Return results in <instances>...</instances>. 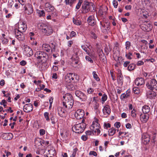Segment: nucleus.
Here are the masks:
<instances>
[{
  "instance_id": "obj_23",
  "label": "nucleus",
  "mask_w": 157,
  "mask_h": 157,
  "mask_svg": "<svg viewBox=\"0 0 157 157\" xmlns=\"http://www.w3.org/2000/svg\"><path fill=\"white\" fill-rule=\"evenodd\" d=\"M27 27L26 25H25V23H23L22 24H18V31L21 32H24L26 30Z\"/></svg>"
},
{
  "instance_id": "obj_39",
  "label": "nucleus",
  "mask_w": 157,
  "mask_h": 157,
  "mask_svg": "<svg viewBox=\"0 0 157 157\" xmlns=\"http://www.w3.org/2000/svg\"><path fill=\"white\" fill-rule=\"evenodd\" d=\"M38 13L39 16L40 17H43L45 15V13L44 10H39L38 12Z\"/></svg>"
},
{
  "instance_id": "obj_45",
  "label": "nucleus",
  "mask_w": 157,
  "mask_h": 157,
  "mask_svg": "<svg viewBox=\"0 0 157 157\" xmlns=\"http://www.w3.org/2000/svg\"><path fill=\"white\" fill-rule=\"evenodd\" d=\"M99 106V104L97 101H95L94 107V109L96 110L98 109Z\"/></svg>"
},
{
  "instance_id": "obj_63",
  "label": "nucleus",
  "mask_w": 157,
  "mask_h": 157,
  "mask_svg": "<svg viewBox=\"0 0 157 157\" xmlns=\"http://www.w3.org/2000/svg\"><path fill=\"white\" fill-rule=\"evenodd\" d=\"M144 63L142 61H139L137 63V65L138 66H140L142 65H143L144 64Z\"/></svg>"
},
{
  "instance_id": "obj_61",
  "label": "nucleus",
  "mask_w": 157,
  "mask_h": 157,
  "mask_svg": "<svg viewBox=\"0 0 157 157\" xmlns=\"http://www.w3.org/2000/svg\"><path fill=\"white\" fill-rule=\"evenodd\" d=\"M49 144V141H45L43 140L41 141V144H43L45 145H47L48 144Z\"/></svg>"
},
{
  "instance_id": "obj_59",
  "label": "nucleus",
  "mask_w": 157,
  "mask_h": 157,
  "mask_svg": "<svg viewBox=\"0 0 157 157\" xmlns=\"http://www.w3.org/2000/svg\"><path fill=\"white\" fill-rule=\"evenodd\" d=\"M125 8L127 10H130L132 8V6L130 5H127L125 6Z\"/></svg>"
},
{
  "instance_id": "obj_58",
  "label": "nucleus",
  "mask_w": 157,
  "mask_h": 157,
  "mask_svg": "<svg viewBox=\"0 0 157 157\" xmlns=\"http://www.w3.org/2000/svg\"><path fill=\"white\" fill-rule=\"evenodd\" d=\"M52 123L53 124H55L56 122V119H55V118L54 117H52L51 118Z\"/></svg>"
},
{
  "instance_id": "obj_53",
  "label": "nucleus",
  "mask_w": 157,
  "mask_h": 157,
  "mask_svg": "<svg viewBox=\"0 0 157 157\" xmlns=\"http://www.w3.org/2000/svg\"><path fill=\"white\" fill-rule=\"evenodd\" d=\"M136 65L132 63L130 64L128 67V69H135Z\"/></svg>"
},
{
  "instance_id": "obj_18",
  "label": "nucleus",
  "mask_w": 157,
  "mask_h": 157,
  "mask_svg": "<svg viewBox=\"0 0 157 157\" xmlns=\"http://www.w3.org/2000/svg\"><path fill=\"white\" fill-rule=\"evenodd\" d=\"M97 51L100 60H102L103 62L105 61V57L103 53L102 50L98 48Z\"/></svg>"
},
{
  "instance_id": "obj_43",
  "label": "nucleus",
  "mask_w": 157,
  "mask_h": 157,
  "mask_svg": "<svg viewBox=\"0 0 157 157\" xmlns=\"http://www.w3.org/2000/svg\"><path fill=\"white\" fill-rule=\"evenodd\" d=\"M78 150V149L77 148H75L73 150V153L71 156V157H75L76 153Z\"/></svg>"
},
{
  "instance_id": "obj_29",
  "label": "nucleus",
  "mask_w": 157,
  "mask_h": 157,
  "mask_svg": "<svg viewBox=\"0 0 157 157\" xmlns=\"http://www.w3.org/2000/svg\"><path fill=\"white\" fill-rule=\"evenodd\" d=\"M116 129L113 128H112L109 130L108 135L109 136H112L116 133Z\"/></svg>"
},
{
  "instance_id": "obj_47",
  "label": "nucleus",
  "mask_w": 157,
  "mask_h": 157,
  "mask_svg": "<svg viewBox=\"0 0 157 157\" xmlns=\"http://www.w3.org/2000/svg\"><path fill=\"white\" fill-rule=\"evenodd\" d=\"M126 48L127 49H128L131 46V43L129 41H127L125 43Z\"/></svg>"
},
{
  "instance_id": "obj_52",
  "label": "nucleus",
  "mask_w": 157,
  "mask_h": 157,
  "mask_svg": "<svg viewBox=\"0 0 157 157\" xmlns=\"http://www.w3.org/2000/svg\"><path fill=\"white\" fill-rule=\"evenodd\" d=\"M30 36V39L31 40H32L33 39L34 40L35 38L33 37L34 36V33L33 32H30L29 33Z\"/></svg>"
},
{
  "instance_id": "obj_31",
  "label": "nucleus",
  "mask_w": 157,
  "mask_h": 157,
  "mask_svg": "<svg viewBox=\"0 0 157 157\" xmlns=\"http://www.w3.org/2000/svg\"><path fill=\"white\" fill-rule=\"evenodd\" d=\"M73 21L74 23L77 25H80L81 24V21L78 19H76L74 17L73 18Z\"/></svg>"
},
{
  "instance_id": "obj_6",
  "label": "nucleus",
  "mask_w": 157,
  "mask_h": 157,
  "mask_svg": "<svg viewBox=\"0 0 157 157\" xmlns=\"http://www.w3.org/2000/svg\"><path fill=\"white\" fill-rule=\"evenodd\" d=\"M147 88L152 90H157V82L155 79H151L146 84Z\"/></svg>"
},
{
  "instance_id": "obj_28",
  "label": "nucleus",
  "mask_w": 157,
  "mask_h": 157,
  "mask_svg": "<svg viewBox=\"0 0 157 157\" xmlns=\"http://www.w3.org/2000/svg\"><path fill=\"white\" fill-rule=\"evenodd\" d=\"M64 80L67 86H70L71 87H72L73 86V85L71 84V83L72 82L70 78H69L67 75L65 76Z\"/></svg>"
},
{
  "instance_id": "obj_11",
  "label": "nucleus",
  "mask_w": 157,
  "mask_h": 157,
  "mask_svg": "<svg viewBox=\"0 0 157 157\" xmlns=\"http://www.w3.org/2000/svg\"><path fill=\"white\" fill-rule=\"evenodd\" d=\"M150 137L148 134L147 133H144L142 135V142L145 144L148 143L150 141Z\"/></svg>"
},
{
  "instance_id": "obj_60",
  "label": "nucleus",
  "mask_w": 157,
  "mask_h": 157,
  "mask_svg": "<svg viewBox=\"0 0 157 157\" xmlns=\"http://www.w3.org/2000/svg\"><path fill=\"white\" fill-rule=\"evenodd\" d=\"M81 138L82 139V140H83L86 141L87 140L88 138V137L87 136L83 135L81 136Z\"/></svg>"
},
{
  "instance_id": "obj_15",
  "label": "nucleus",
  "mask_w": 157,
  "mask_h": 157,
  "mask_svg": "<svg viewBox=\"0 0 157 157\" xmlns=\"http://www.w3.org/2000/svg\"><path fill=\"white\" fill-rule=\"evenodd\" d=\"M67 75L72 82H74L78 79V77L75 73H70L67 74Z\"/></svg>"
},
{
  "instance_id": "obj_21",
  "label": "nucleus",
  "mask_w": 157,
  "mask_h": 157,
  "mask_svg": "<svg viewBox=\"0 0 157 157\" xmlns=\"http://www.w3.org/2000/svg\"><path fill=\"white\" fill-rule=\"evenodd\" d=\"M45 8L46 10L50 12L54 10V8L49 3H46L45 5Z\"/></svg>"
},
{
  "instance_id": "obj_2",
  "label": "nucleus",
  "mask_w": 157,
  "mask_h": 157,
  "mask_svg": "<svg viewBox=\"0 0 157 157\" xmlns=\"http://www.w3.org/2000/svg\"><path fill=\"white\" fill-rule=\"evenodd\" d=\"M38 27L41 29L42 32L45 35L49 36L52 33L53 29L49 25L41 23L38 24Z\"/></svg>"
},
{
  "instance_id": "obj_17",
  "label": "nucleus",
  "mask_w": 157,
  "mask_h": 157,
  "mask_svg": "<svg viewBox=\"0 0 157 157\" xmlns=\"http://www.w3.org/2000/svg\"><path fill=\"white\" fill-rule=\"evenodd\" d=\"M23 109L25 112H29L33 110V105L31 104H26L24 106Z\"/></svg>"
},
{
  "instance_id": "obj_13",
  "label": "nucleus",
  "mask_w": 157,
  "mask_h": 157,
  "mask_svg": "<svg viewBox=\"0 0 157 157\" xmlns=\"http://www.w3.org/2000/svg\"><path fill=\"white\" fill-rule=\"evenodd\" d=\"M103 113L105 117H106L109 115L111 113V109L109 105H106L102 109Z\"/></svg>"
},
{
  "instance_id": "obj_32",
  "label": "nucleus",
  "mask_w": 157,
  "mask_h": 157,
  "mask_svg": "<svg viewBox=\"0 0 157 157\" xmlns=\"http://www.w3.org/2000/svg\"><path fill=\"white\" fill-rule=\"evenodd\" d=\"M133 90L135 94H139L140 93V90L138 87H133Z\"/></svg>"
},
{
  "instance_id": "obj_54",
  "label": "nucleus",
  "mask_w": 157,
  "mask_h": 157,
  "mask_svg": "<svg viewBox=\"0 0 157 157\" xmlns=\"http://www.w3.org/2000/svg\"><path fill=\"white\" fill-rule=\"evenodd\" d=\"M113 3L114 7L115 8H117L118 5L117 2L116 0H113Z\"/></svg>"
},
{
  "instance_id": "obj_40",
  "label": "nucleus",
  "mask_w": 157,
  "mask_h": 157,
  "mask_svg": "<svg viewBox=\"0 0 157 157\" xmlns=\"http://www.w3.org/2000/svg\"><path fill=\"white\" fill-rule=\"evenodd\" d=\"M82 1H83V0H79V2H78V3L75 7V8L76 9L78 10L80 8V7L82 3V2H83Z\"/></svg>"
},
{
  "instance_id": "obj_22",
  "label": "nucleus",
  "mask_w": 157,
  "mask_h": 157,
  "mask_svg": "<svg viewBox=\"0 0 157 157\" xmlns=\"http://www.w3.org/2000/svg\"><path fill=\"white\" fill-rule=\"evenodd\" d=\"M87 21L89 25L93 26L95 24V21L94 19V16H90L88 18Z\"/></svg>"
},
{
  "instance_id": "obj_44",
  "label": "nucleus",
  "mask_w": 157,
  "mask_h": 157,
  "mask_svg": "<svg viewBox=\"0 0 157 157\" xmlns=\"http://www.w3.org/2000/svg\"><path fill=\"white\" fill-rule=\"evenodd\" d=\"M48 115L49 113L47 112H45L44 113V117L46 118V120L48 121H49L50 120Z\"/></svg>"
},
{
  "instance_id": "obj_33",
  "label": "nucleus",
  "mask_w": 157,
  "mask_h": 157,
  "mask_svg": "<svg viewBox=\"0 0 157 157\" xmlns=\"http://www.w3.org/2000/svg\"><path fill=\"white\" fill-rule=\"evenodd\" d=\"M107 95L105 94H104L102 96L101 98V103L103 104L105 101L107 100Z\"/></svg>"
},
{
  "instance_id": "obj_51",
  "label": "nucleus",
  "mask_w": 157,
  "mask_h": 157,
  "mask_svg": "<svg viewBox=\"0 0 157 157\" xmlns=\"http://www.w3.org/2000/svg\"><path fill=\"white\" fill-rule=\"evenodd\" d=\"M60 135L63 138V139H66L67 137V136L66 134V132H62L61 133H60Z\"/></svg>"
},
{
  "instance_id": "obj_56",
  "label": "nucleus",
  "mask_w": 157,
  "mask_h": 157,
  "mask_svg": "<svg viewBox=\"0 0 157 157\" xmlns=\"http://www.w3.org/2000/svg\"><path fill=\"white\" fill-rule=\"evenodd\" d=\"M114 126L117 128H118L120 127L121 124L120 122H116L115 123Z\"/></svg>"
},
{
  "instance_id": "obj_50",
  "label": "nucleus",
  "mask_w": 157,
  "mask_h": 157,
  "mask_svg": "<svg viewBox=\"0 0 157 157\" xmlns=\"http://www.w3.org/2000/svg\"><path fill=\"white\" fill-rule=\"evenodd\" d=\"M132 53L130 52L128 54H126L125 55V56L128 59H132V58L131 56H132Z\"/></svg>"
},
{
  "instance_id": "obj_55",
  "label": "nucleus",
  "mask_w": 157,
  "mask_h": 157,
  "mask_svg": "<svg viewBox=\"0 0 157 157\" xmlns=\"http://www.w3.org/2000/svg\"><path fill=\"white\" fill-rule=\"evenodd\" d=\"M40 134L41 136H43L45 134V130L44 129H40Z\"/></svg>"
},
{
  "instance_id": "obj_57",
  "label": "nucleus",
  "mask_w": 157,
  "mask_h": 157,
  "mask_svg": "<svg viewBox=\"0 0 157 157\" xmlns=\"http://www.w3.org/2000/svg\"><path fill=\"white\" fill-rule=\"evenodd\" d=\"M89 155H93L94 156H96L97 154L96 152L94 151H90L89 153Z\"/></svg>"
},
{
  "instance_id": "obj_49",
  "label": "nucleus",
  "mask_w": 157,
  "mask_h": 157,
  "mask_svg": "<svg viewBox=\"0 0 157 157\" xmlns=\"http://www.w3.org/2000/svg\"><path fill=\"white\" fill-rule=\"evenodd\" d=\"M6 103L7 102L5 100L3 99L2 100L1 102H0V104L1 105H3L5 107H6Z\"/></svg>"
},
{
  "instance_id": "obj_62",
  "label": "nucleus",
  "mask_w": 157,
  "mask_h": 157,
  "mask_svg": "<svg viewBox=\"0 0 157 157\" xmlns=\"http://www.w3.org/2000/svg\"><path fill=\"white\" fill-rule=\"evenodd\" d=\"M93 132H92V131H87L86 132V135L87 136L88 135H91L92 133H93Z\"/></svg>"
},
{
  "instance_id": "obj_48",
  "label": "nucleus",
  "mask_w": 157,
  "mask_h": 157,
  "mask_svg": "<svg viewBox=\"0 0 157 157\" xmlns=\"http://www.w3.org/2000/svg\"><path fill=\"white\" fill-rule=\"evenodd\" d=\"M136 111L133 109L131 111V116L135 118L136 117Z\"/></svg>"
},
{
  "instance_id": "obj_1",
  "label": "nucleus",
  "mask_w": 157,
  "mask_h": 157,
  "mask_svg": "<svg viewBox=\"0 0 157 157\" xmlns=\"http://www.w3.org/2000/svg\"><path fill=\"white\" fill-rule=\"evenodd\" d=\"M63 105L65 108L69 109L72 108L74 104V100L71 94H66L63 97Z\"/></svg>"
},
{
  "instance_id": "obj_38",
  "label": "nucleus",
  "mask_w": 157,
  "mask_h": 157,
  "mask_svg": "<svg viewBox=\"0 0 157 157\" xmlns=\"http://www.w3.org/2000/svg\"><path fill=\"white\" fill-rule=\"evenodd\" d=\"M129 96L128 95H127V94L125 93H124L122 94L121 96V100H123L124 99L126 98H129Z\"/></svg>"
},
{
  "instance_id": "obj_30",
  "label": "nucleus",
  "mask_w": 157,
  "mask_h": 157,
  "mask_svg": "<svg viewBox=\"0 0 157 157\" xmlns=\"http://www.w3.org/2000/svg\"><path fill=\"white\" fill-rule=\"evenodd\" d=\"M16 38L19 41H23L25 39L23 34H20L19 35H17V37Z\"/></svg>"
},
{
  "instance_id": "obj_34",
  "label": "nucleus",
  "mask_w": 157,
  "mask_h": 157,
  "mask_svg": "<svg viewBox=\"0 0 157 157\" xmlns=\"http://www.w3.org/2000/svg\"><path fill=\"white\" fill-rule=\"evenodd\" d=\"M118 82L119 84H122L123 83V78L120 75L118 76L117 78Z\"/></svg>"
},
{
  "instance_id": "obj_7",
  "label": "nucleus",
  "mask_w": 157,
  "mask_h": 157,
  "mask_svg": "<svg viewBox=\"0 0 157 157\" xmlns=\"http://www.w3.org/2000/svg\"><path fill=\"white\" fill-rule=\"evenodd\" d=\"M23 53L28 56H30L33 55V52L32 49L27 45H24L23 46Z\"/></svg>"
},
{
  "instance_id": "obj_14",
  "label": "nucleus",
  "mask_w": 157,
  "mask_h": 157,
  "mask_svg": "<svg viewBox=\"0 0 157 157\" xmlns=\"http://www.w3.org/2000/svg\"><path fill=\"white\" fill-rule=\"evenodd\" d=\"M25 12L27 14H30L33 13V8L32 5L28 4L24 6Z\"/></svg>"
},
{
  "instance_id": "obj_10",
  "label": "nucleus",
  "mask_w": 157,
  "mask_h": 157,
  "mask_svg": "<svg viewBox=\"0 0 157 157\" xmlns=\"http://www.w3.org/2000/svg\"><path fill=\"white\" fill-rule=\"evenodd\" d=\"M84 115V111L82 109H79L76 111L75 116L77 119H80L83 117Z\"/></svg>"
},
{
  "instance_id": "obj_41",
  "label": "nucleus",
  "mask_w": 157,
  "mask_h": 157,
  "mask_svg": "<svg viewBox=\"0 0 157 157\" xmlns=\"http://www.w3.org/2000/svg\"><path fill=\"white\" fill-rule=\"evenodd\" d=\"M14 33L15 34L16 37H17V35H19L20 34H23V32H21L18 29H16L14 30Z\"/></svg>"
},
{
  "instance_id": "obj_4",
  "label": "nucleus",
  "mask_w": 157,
  "mask_h": 157,
  "mask_svg": "<svg viewBox=\"0 0 157 157\" xmlns=\"http://www.w3.org/2000/svg\"><path fill=\"white\" fill-rule=\"evenodd\" d=\"M82 12L85 13L89 11L92 12L94 10V7L92 3L87 2H85L82 6Z\"/></svg>"
},
{
  "instance_id": "obj_19",
  "label": "nucleus",
  "mask_w": 157,
  "mask_h": 157,
  "mask_svg": "<svg viewBox=\"0 0 157 157\" xmlns=\"http://www.w3.org/2000/svg\"><path fill=\"white\" fill-rule=\"evenodd\" d=\"M149 118V115L148 114L143 113L140 115V120L143 123L146 122Z\"/></svg>"
},
{
  "instance_id": "obj_3",
  "label": "nucleus",
  "mask_w": 157,
  "mask_h": 157,
  "mask_svg": "<svg viewBox=\"0 0 157 157\" xmlns=\"http://www.w3.org/2000/svg\"><path fill=\"white\" fill-rule=\"evenodd\" d=\"M35 57L40 63H43L45 62L48 58L47 54L42 51H38L35 54Z\"/></svg>"
},
{
  "instance_id": "obj_37",
  "label": "nucleus",
  "mask_w": 157,
  "mask_h": 157,
  "mask_svg": "<svg viewBox=\"0 0 157 157\" xmlns=\"http://www.w3.org/2000/svg\"><path fill=\"white\" fill-rule=\"evenodd\" d=\"M81 47L87 53L88 55L90 56V53L89 52V51L87 49V48L85 47V45H82Z\"/></svg>"
},
{
  "instance_id": "obj_16",
  "label": "nucleus",
  "mask_w": 157,
  "mask_h": 157,
  "mask_svg": "<svg viewBox=\"0 0 157 157\" xmlns=\"http://www.w3.org/2000/svg\"><path fill=\"white\" fill-rule=\"evenodd\" d=\"M135 84L138 86H140L143 85L145 84V80L142 78H138L135 80Z\"/></svg>"
},
{
  "instance_id": "obj_9",
  "label": "nucleus",
  "mask_w": 157,
  "mask_h": 157,
  "mask_svg": "<svg viewBox=\"0 0 157 157\" xmlns=\"http://www.w3.org/2000/svg\"><path fill=\"white\" fill-rule=\"evenodd\" d=\"M75 95L81 99L82 101H85L87 99L86 95L82 92L79 90H76L75 91Z\"/></svg>"
},
{
  "instance_id": "obj_24",
  "label": "nucleus",
  "mask_w": 157,
  "mask_h": 157,
  "mask_svg": "<svg viewBox=\"0 0 157 157\" xmlns=\"http://www.w3.org/2000/svg\"><path fill=\"white\" fill-rule=\"evenodd\" d=\"M57 112L59 115L61 117H64L65 116V113L64 109L61 107H59L57 108Z\"/></svg>"
},
{
  "instance_id": "obj_5",
  "label": "nucleus",
  "mask_w": 157,
  "mask_h": 157,
  "mask_svg": "<svg viewBox=\"0 0 157 157\" xmlns=\"http://www.w3.org/2000/svg\"><path fill=\"white\" fill-rule=\"evenodd\" d=\"M83 120H82L83 122ZM86 124L83 122L80 123L74 126L72 128L73 132L77 133H80L83 132L86 128Z\"/></svg>"
},
{
  "instance_id": "obj_35",
  "label": "nucleus",
  "mask_w": 157,
  "mask_h": 157,
  "mask_svg": "<svg viewBox=\"0 0 157 157\" xmlns=\"http://www.w3.org/2000/svg\"><path fill=\"white\" fill-rule=\"evenodd\" d=\"M93 74L94 78L97 81L100 80V79L98 77L95 71H93Z\"/></svg>"
},
{
  "instance_id": "obj_42",
  "label": "nucleus",
  "mask_w": 157,
  "mask_h": 157,
  "mask_svg": "<svg viewBox=\"0 0 157 157\" xmlns=\"http://www.w3.org/2000/svg\"><path fill=\"white\" fill-rule=\"evenodd\" d=\"M48 154H50V155H53L55 152V150L53 149H48Z\"/></svg>"
},
{
  "instance_id": "obj_8",
  "label": "nucleus",
  "mask_w": 157,
  "mask_h": 157,
  "mask_svg": "<svg viewBox=\"0 0 157 157\" xmlns=\"http://www.w3.org/2000/svg\"><path fill=\"white\" fill-rule=\"evenodd\" d=\"M140 26L141 29L144 31L149 32L152 29V25L150 23H143Z\"/></svg>"
},
{
  "instance_id": "obj_27",
  "label": "nucleus",
  "mask_w": 157,
  "mask_h": 157,
  "mask_svg": "<svg viewBox=\"0 0 157 157\" xmlns=\"http://www.w3.org/2000/svg\"><path fill=\"white\" fill-rule=\"evenodd\" d=\"M150 110V108L147 105H144L142 107V110L144 113L147 114Z\"/></svg>"
},
{
  "instance_id": "obj_64",
  "label": "nucleus",
  "mask_w": 157,
  "mask_h": 157,
  "mask_svg": "<svg viewBox=\"0 0 157 157\" xmlns=\"http://www.w3.org/2000/svg\"><path fill=\"white\" fill-rule=\"evenodd\" d=\"M26 63V62L24 60H22L20 62V64L22 66H24Z\"/></svg>"
},
{
  "instance_id": "obj_12",
  "label": "nucleus",
  "mask_w": 157,
  "mask_h": 157,
  "mask_svg": "<svg viewBox=\"0 0 157 157\" xmlns=\"http://www.w3.org/2000/svg\"><path fill=\"white\" fill-rule=\"evenodd\" d=\"M98 121V120L96 119V121H93L92 124L90 127V129L94 132H95L97 129L100 128V124L97 122Z\"/></svg>"
},
{
  "instance_id": "obj_25",
  "label": "nucleus",
  "mask_w": 157,
  "mask_h": 157,
  "mask_svg": "<svg viewBox=\"0 0 157 157\" xmlns=\"http://www.w3.org/2000/svg\"><path fill=\"white\" fill-rule=\"evenodd\" d=\"M76 0H65L64 2L67 5H69L71 7L73 6V4H74Z\"/></svg>"
},
{
  "instance_id": "obj_36",
  "label": "nucleus",
  "mask_w": 157,
  "mask_h": 157,
  "mask_svg": "<svg viewBox=\"0 0 157 157\" xmlns=\"http://www.w3.org/2000/svg\"><path fill=\"white\" fill-rule=\"evenodd\" d=\"M91 54H90V56H86L85 58L86 60L89 62L90 63H93V61L91 58L90 57V56H91Z\"/></svg>"
},
{
  "instance_id": "obj_46",
  "label": "nucleus",
  "mask_w": 157,
  "mask_h": 157,
  "mask_svg": "<svg viewBox=\"0 0 157 157\" xmlns=\"http://www.w3.org/2000/svg\"><path fill=\"white\" fill-rule=\"evenodd\" d=\"M94 92V90L91 88H89L87 90V92L89 94H92Z\"/></svg>"
},
{
  "instance_id": "obj_20",
  "label": "nucleus",
  "mask_w": 157,
  "mask_h": 157,
  "mask_svg": "<svg viewBox=\"0 0 157 157\" xmlns=\"http://www.w3.org/2000/svg\"><path fill=\"white\" fill-rule=\"evenodd\" d=\"M100 24L102 27L105 28V30H109L110 29V23L109 21L107 20L103 23L101 22Z\"/></svg>"
},
{
  "instance_id": "obj_26",
  "label": "nucleus",
  "mask_w": 157,
  "mask_h": 157,
  "mask_svg": "<svg viewBox=\"0 0 157 157\" xmlns=\"http://www.w3.org/2000/svg\"><path fill=\"white\" fill-rule=\"evenodd\" d=\"M42 48L43 50L46 51L47 52H49L51 48L50 46L47 44H43Z\"/></svg>"
}]
</instances>
